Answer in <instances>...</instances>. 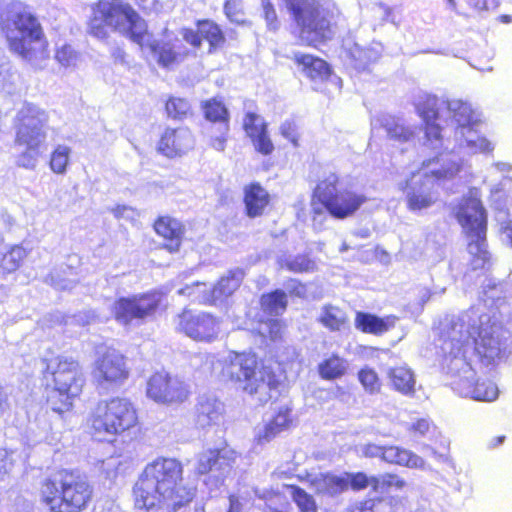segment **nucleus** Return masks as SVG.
<instances>
[{
	"instance_id": "f257e3e1",
	"label": "nucleus",
	"mask_w": 512,
	"mask_h": 512,
	"mask_svg": "<svg viewBox=\"0 0 512 512\" xmlns=\"http://www.w3.org/2000/svg\"><path fill=\"white\" fill-rule=\"evenodd\" d=\"M118 32L141 49H148L160 66L169 68L186 56V47L177 37L156 40L146 21L129 5L115 0H100L89 23V33L104 40L109 32Z\"/></svg>"
},
{
	"instance_id": "f03ea898",
	"label": "nucleus",
	"mask_w": 512,
	"mask_h": 512,
	"mask_svg": "<svg viewBox=\"0 0 512 512\" xmlns=\"http://www.w3.org/2000/svg\"><path fill=\"white\" fill-rule=\"evenodd\" d=\"M182 465L172 458H159L146 465L133 487L135 507L150 510L163 502L168 512H178L192 501L195 491L181 486Z\"/></svg>"
},
{
	"instance_id": "7ed1b4c3",
	"label": "nucleus",
	"mask_w": 512,
	"mask_h": 512,
	"mask_svg": "<svg viewBox=\"0 0 512 512\" xmlns=\"http://www.w3.org/2000/svg\"><path fill=\"white\" fill-rule=\"evenodd\" d=\"M0 23L11 51L23 59L32 60L36 51L44 47L41 25L23 3L8 5Z\"/></svg>"
},
{
	"instance_id": "20e7f679",
	"label": "nucleus",
	"mask_w": 512,
	"mask_h": 512,
	"mask_svg": "<svg viewBox=\"0 0 512 512\" xmlns=\"http://www.w3.org/2000/svg\"><path fill=\"white\" fill-rule=\"evenodd\" d=\"M367 202V197L344 184L337 173H330L315 186L311 196L314 216L325 210L334 219H347Z\"/></svg>"
},
{
	"instance_id": "39448f33",
	"label": "nucleus",
	"mask_w": 512,
	"mask_h": 512,
	"mask_svg": "<svg viewBox=\"0 0 512 512\" xmlns=\"http://www.w3.org/2000/svg\"><path fill=\"white\" fill-rule=\"evenodd\" d=\"M455 217L468 238L467 249L471 255L472 270L486 269L490 254L487 250V213L482 202L475 197H467L458 205Z\"/></svg>"
},
{
	"instance_id": "423d86ee",
	"label": "nucleus",
	"mask_w": 512,
	"mask_h": 512,
	"mask_svg": "<svg viewBox=\"0 0 512 512\" xmlns=\"http://www.w3.org/2000/svg\"><path fill=\"white\" fill-rule=\"evenodd\" d=\"M41 492L52 512H78L85 507L92 494L85 476L66 470L47 480Z\"/></svg>"
},
{
	"instance_id": "0eeeda50",
	"label": "nucleus",
	"mask_w": 512,
	"mask_h": 512,
	"mask_svg": "<svg viewBox=\"0 0 512 512\" xmlns=\"http://www.w3.org/2000/svg\"><path fill=\"white\" fill-rule=\"evenodd\" d=\"M91 422L96 433L114 436L133 427L137 414L127 398L115 397L98 402Z\"/></svg>"
},
{
	"instance_id": "6e6552de",
	"label": "nucleus",
	"mask_w": 512,
	"mask_h": 512,
	"mask_svg": "<svg viewBox=\"0 0 512 512\" xmlns=\"http://www.w3.org/2000/svg\"><path fill=\"white\" fill-rule=\"evenodd\" d=\"M287 7L303 33L312 41L324 42L332 37L334 16L319 0H286Z\"/></svg>"
},
{
	"instance_id": "1a4fd4ad",
	"label": "nucleus",
	"mask_w": 512,
	"mask_h": 512,
	"mask_svg": "<svg viewBox=\"0 0 512 512\" xmlns=\"http://www.w3.org/2000/svg\"><path fill=\"white\" fill-rule=\"evenodd\" d=\"M48 129V113L34 104L27 103L14 118V144L15 146L45 147Z\"/></svg>"
},
{
	"instance_id": "9d476101",
	"label": "nucleus",
	"mask_w": 512,
	"mask_h": 512,
	"mask_svg": "<svg viewBox=\"0 0 512 512\" xmlns=\"http://www.w3.org/2000/svg\"><path fill=\"white\" fill-rule=\"evenodd\" d=\"M162 301V294L149 292L132 297H121L115 303V319L122 325H140L152 317Z\"/></svg>"
},
{
	"instance_id": "9b49d317",
	"label": "nucleus",
	"mask_w": 512,
	"mask_h": 512,
	"mask_svg": "<svg viewBox=\"0 0 512 512\" xmlns=\"http://www.w3.org/2000/svg\"><path fill=\"white\" fill-rule=\"evenodd\" d=\"M223 376L236 387L248 394L256 392V354L250 352L235 353L223 368Z\"/></svg>"
},
{
	"instance_id": "f8f14e48",
	"label": "nucleus",
	"mask_w": 512,
	"mask_h": 512,
	"mask_svg": "<svg viewBox=\"0 0 512 512\" xmlns=\"http://www.w3.org/2000/svg\"><path fill=\"white\" fill-rule=\"evenodd\" d=\"M47 370L53 375L54 389L70 395L80 394L85 380L78 362L72 358L58 356L48 362Z\"/></svg>"
},
{
	"instance_id": "ddd939ff",
	"label": "nucleus",
	"mask_w": 512,
	"mask_h": 512,
	"mask_svg": "<svg viewBox=\"0 0 512 512\" xmlns=\"http://www.w3.org/2000/svg\"><path fill=\"white\" fill-rule=\"evenodd\" d=\"M189 395L186 385L165 373H155L147 383V396L157 403H182Z\"/></svg>"
},
{
	"instance_id": "4468645a",
	"label": "nucleus",
	"mask_w": 512,
	"mask_h": 512,
	"mask_svg": "<svg viewBox=\"0 0 512 512\" xmlns=\"http://www.w3.org/2000/svg\"><path fill=\"white\" fill-rule=\"evenodd\" d=\"M176 329L194 340L211 341L217 335L218 323L208 313L184 310L177 316Z\"/></svg>"
},
{
	"instance_id": "2eb2a0df",
	"label": "nucleus",
	"mask_w": 512,
	"mask_h": 512,
	"mask_svg": "<svg viewBox=\"0 0 512 512\" xmlns=\"http://www.w3.org/2000/svg\"><path fill=\"white\" fill-rule=\"evenodd\" d=\"M128 377L123 355L111 349L95 363L94 378L99 388L107 390L110 384H118Z\"/></svg>"
},
{
	"instance_id": "dca6fc26",
	"label": "nucleus",
	"mask_w": 512,
	"mask_h": 512,
	"mask_svg": "<svg viewBox=\"0 0 512 512\" xmlns=\"http://www.w3.org/2000/svg\"><path fill=\"white\" fill-rule=\"evenodd\" d=\"M419 170L422 172V185L428 183L442 184L453 180L461 170V164L451 160L442 153L422 162Z\"/></svg>"
},
{
	"instance_id": "f3484780",
	"label": "nucleus",
	"mask_w": 512,
	"mask_h": 512,
	"mask_svg": "<svg viewBox=\"0 0 512 512\" xmlns=\"http://www.w3.org/2000/svg\"><path fill=\"white\" fill-rule=\"evenodd\" d=\"M193 145L194 140L189 129L167 128L158 143V151L166 157L173 158L187 153Z\"/></svg>"
},
{
	"instance_id": "a211bd4d",
	"label": "nucleus",
	"mask_w": 512,
	"mask_h": 512,
	"mask_svg": "<svg viewBox=\"0 0 512 512\" xmlns=\"http://www.w3.org/2000/svg\"><path fill=\"white\" fill-rule=\"evenodd\" d=\"M224 413V404L211 393L200 394L193 409L195 424L206 428L217 424Z\"/></svg>"
},
{
	"instance_id": "6ab92c4d",
	"label": "nucleus",
	"mask_w": 512,
	"mask_h": 512,
	"mask_svg": "<svg viewBox=\"0 0 512 512\" xmlns=\"http://www.w3.org/2000/svg\"><path fill=\"white\" fill-rule=\"evenodd\" d=\"M397 320L398 317L395 315L379 317L373 313L357 311L354 326L361 333L381 336L394 328Z\"/></svg>"
},
{
	"instance_id": "aec40b11",
	"label": "nucleus",
	"mask_w": 512,
	"mask_h": 512,
	"mask_svg": "<svg viewBox=\"0 0 512 512\" xmlns=\"http://www.w3.org/2000/svg\"><path fill=\"white\" fill-rule=\"evenodd\" d=\"M293 60L298 66L302 67V71L312 81L328 80L332 74L329 64L320 57L311 54L296 53L293 56Z\"/></svg>"
},
{
	"instance_id": "412c9836",
	"label": "nucleus",
	"mask_w": 512,
	"mask_h": 512,
	"mask_svg": "<svg viewBox=\"0 0 512 512\" xmlns=\"http://www.w3.org/2000/svg\"><path fill=\"white\" fill-rule=\"evenodd\" d=\"M243 278L244 272L242 269L236 268L228 271L214 286L206 300L213 305L221 303L238 289Z\"/></svg>"
},
{
	"instance_id": "4be33fe9",
	"label": "nucleus",
	"mask_w": 512,
	"mask_h": 512,
	"mask_svg": "<svg viewBox=\"0 0 512 512\" xmlns=\"http://www.w3.org/2000/svg\"><path fill=\"white\" fill-rule=\"evenodd\" d=\"M317 495L334 497L346 492V480L344 475H336L330 472L320 473L309 481Z\"/></svg>"
},
{
	"instance_id": "5701e85b",
	"label": "nucleus",
	"mask_w": 512,
	"mask_h": 512,
	"mask_svg": "<svg viewBox=\"0 0 512 512\" xmlns=\"http://www.w3.org/2000/svg\"><path fill=\"white\" fill-rule=\"evenodd\" d=\"M234 452L228 450H220L216 461L208 472L207 478L204 479V483L210 487V489L218 488L224 483L225 478L229 475L234 463Z\"/></svg>"
},
{
	"instance_id": "b1692460",
	"label": "nucleus",
	"mask_w": 512,
	"mask_h": 512,
	"mask_svg": "<svg viewBox=\"0 0 512 512\" xmlns=\"http://www.w3.org/2000/svg\"><path fill=\"white\" fill-rule=\"evenodd\" d=\"M154 229L158 235L169 240L170 243L167 247L170 251H177L179 249L184 233V228L180 221L169 216H162L155 221Z\"/></svg>"
},
{
	"instance_id": "393cba45",
	"label": "nucleus",
	"mask_w": 512,
	"mask_h": 512,
	"mask_svg": "<svg viewBox=\"0 0 512 512\" xmlns=\"http://www.w3.org/2000/svg\"><path fill=\"white\" fill-rule=\"evenodd\" d=\"M348 372V363L337 353H332L317 365V373L322 380L334 381L343 378Z\"/></svg>"
},
{
	"instance_id": "a878e982",
	"label": "nucleus",
	"mask_w": 512,
	"mask_h": 512,
	"mask_svg": "<svg viewBox=\"0 0 512 512\" xmlns=\"http://www.w3.org/2000/svg\"><path fill=\"white\" fill-rule=\"evenodd\" d=\"M383 461L388 464L405 466L408 468H423L424 460L405 448L388 445L385 446Z\"/></svg>"
},
{
	"instance_id": "bb28decb",
	"label": "nucleus",
	"mask_w": 512,
	"mask_h": 512,
	"mask_svg": "<svg viewBox=\"0 0 512 512\" xmlns=\"http://www.w3.org/2000/svg\"><path fill=\"white\" fill-rule=\"evenodd\" d=\"M261 310L269 316H281L288 308V294L282 289L263 293L259 299Z\"/></svg>"
},
{
	"instance_id": "cd10ccee",
	"label": "nucleus",
	"mask_w": 512,
	"mask_h": 512,
	"mask_svg": "<svg viewBox=\"0 0 512 512\" xmlns=\"http://www.w3.org/2000/svg\"><path fill=\"white\" fill-rule=\"evenodd\" d=\"M388 378L394 390L404 395H413L415 392V376L406 366H395L388 370Z\"/></svg>"
},
{
	"instance_id": "c85d7f7f",
	"label": "nucleus",
	"mask_w": 512,
	"mask_h": 512,
	"mask_svg": "<svg viewBox=\"0 0 512 512\" xmlns=\"http://www.w3.org/2000/svg\"><path fill=\"white\" fill-rule=\"evenodd\" d=\"M318 322L329 331L338 332L348 326L349 318L346 312L339 306L325 304L321 309Z\"/></svg>"
},
{
	"instance_id": "c756f323",
	"label": "nucleus",
	"mask_w": 512,
	"mask_h": 512,
	"mask_svg": "<svg viewBox=\"0 0 512 512\" xmlns=\"http://www.w3.org/2000/svg\"><path fill=\"white\" fill-rule=\"evenodd\" d=\"M292 422L291 409L288 407H281L265 425L264 430L262 434L258 436V439L270 441L284 430L290 428Z\"/></svg>"
},
{
	"instance_id": "7c9ffc66",
	"label": "nucleus",
	"mask_w": 512,
	"mask_h": 512,
	"mask_svg": "<svg viewBox=\"0 0 512 512\" xmlns=\"http://www.w3.org/2000/svg\"><path fill=\"white\" fill-rule=\"evenodd\" d=\"M292 422L291 409L288 407H281L265 425L264 430L262 434L258 436V439L270 441L284 430L290 428Z\"/></svg>"
},
{
	"instance_id": "2f4dec72",
	"label": "nucleus",
	"mask_w": 512,
	"mask_h": 512,
	"mask_svg": "<svg viewBox=\"0 0 512 512\" xmlns=\"http://www.w3.org/2000/svg\"><path fill=\"white\" fill-rule=\"evenodd\" d=\"M287 379L286 370L277 360H268L262 364L260 382L270 390H277Z\"/></svg>"
},
{
	"instance_id": "473e14b6",
	"label": "nucleus",
	"mask_w": 512,
	"mask_h": 512,
	"mask_svg": "<svg viewBox=\"0 0 512 512\" xmlns=\"http://www.w3.org/2000/svg\"><path fill=\"white\" fill-rule=\"evenodd\" d=\"M73 269L69 266L61 267L51 271L45 277V283L51 285L57 290H71L78 284V279L74 276Z\"/></svg>"
},
{
	"instance_id": "72a5a7b5",
	"label": "nucleus",
	"mask_w": 512,
	"mask_h": 512,
	"mask_svg": "<svg viewBox=\"0 0 512 512\" xmlns=\"http://www.w3.org/2000/svg\"><path fill=\"white\" fill-rule=\"evenodd\" d=\"M289 491L291 499L296 504L299 512H318V506L314 497L306 490L295 484H284Z\"/></svg>"
},
{
	"instance_id": "f704fd0d",
	"label": "nucleus",
	"mask_w": 512,
	"mask_h": 512,
	"mask_svg": "<svg viewBox=\"0 0 512 512\" xmlns=\"http://www.w3.org/2000/svg\"><path fill=\"white\" fill-rule=\"evenodd\" d=\"M346 491H362L371 486L373 491H378V476H368L365 472H344Z\"/></svg>"
},
{
	"instance_id": "c9c22d12",
	"label": "nucleus",
	"mask_w": 512,
	"mask_h": 512,
	"mask_svg": "<svg viewBox=\"0 0 512 512\" xmlns=\"http://www.w3.org/2000/svg\"><path fill=\"white\" fill-rule=\"evenodd\" d=\"M26 257V250L21 246H13L9 251L0 255V273L15 272Z\"/></svg>"
},
{
	"instance_id": "e433bc0d",
	"label": "nucleus",
	"mask_w": 512,
	"mask_h": 512,
	"mask_svg": "<svg viewBox=\"0 0 512 512\" xmlns=\"http://www.w3.org/2000/svg\"><path fill=\"white\" fill-rule=\"evenodd\" d=\"M392 499L383 496L365 498L359 502L350 505L347 512H389L384 509L385 506L391 507Z\"/></svg>"
},
{
	"instance_id": "4c0bfd02",
	"label": "nucleus",
	"mask_w": 512,
	"mask_h": 512,
	"mask_svg": "<svg viewBox=\"0 0 512 512\" xmlns=\"http://www.w3.org/2000/svg\"><path fill=\"white\" fill-rule=\"evenodd\" d=\"M201 40L205 39L210 44V50L221 47L225 42V37L217 24L210 20L198 22Z\"/></svg>"
},
{
	"instance_id": "58836bf2",
	"label": "nucleus",
	"mask_w": 512,
	"mask_h": 512,
	"mask_svg": "<svg viewBox=\"0 0 512 512\" xmlns=\"http://www.w3.org/2000/svg\"><path fill=\"white\" fill-rule=\"evenodd\" d=\"M204 114L207 120L211 122H218L220 128L228 132V110L219 101L211 100L205 103L203 106Z\"/></svg>"
},
{
	"instance_id": "ea45409f",
	"label": "nucleus",
	"mask_w": 512,
	"mask_h": 512,
	"mask_svg": "<svg viewBox=\"0 0 512 512\" xmlns=\"http://www.w3.org/2000/svg\"><path fill=\"white\" fill-rule=\"evenodd\" d=\"M470 397L477 401H493L498 397L497 386L487 380H476L470 385Z\"/></svg>"
},
{
	"instance_id": "a19ab883",
	"label": "nucleus",
	"mask_w": 512,
	"mask_h": 512,
	"mask_svg": "<svg viewBox=\"0 0 512 512\" xmlns=\"http://www.w3.org/2000/svg\"><path fill=\"white\" fill-rule=\"evenodd\" d=\"M357 378L366 392L370 394H377L380 392L382 382L379 375L372 367L364 366L359 369Z\"/></svg>"
},
{
	"instance_id": "79ce46f5",
	"label": "nucleus",
	"mask_w": 512,
	"mask_h": 512,
	"mask_svg": "<svg viewBox=\"0 0 512 512\" xmlns=\"http://www.w3.org/2000/svg\"><path fill=\"white\" fill-rule=\"evenodd\" d=\"M280 267L292 273H307L315 269V262L306 254L296 255L294 258L280 262Z\"/></svg>"
},
{
	"instance_id": "37998d69",
	"label": "nucleus",
	"mask_w": 512,
	"mask_h": 512,
	"mask_svg": "<svg viewBox=\"0 0 512 512\" xmlns=\"http://www.w3.org/2000/svg\"><path fill=\"white\" fill-rule=\"evenodd\" d=\"M22 147L24 148V150L21 151L16 157L17 166L28 170H34L38 164V160L40 155L42 154V150L45 147L34 145Z\"/></svg>"
},
{
	"instance_id": "c03bdc74",
	"label": "nucleus",
	"mask_w": 512,
	"mask_h": 512,
	"mask_svg": "<svg viewBox=\"0 0 512 512\" xmlns=\"http://www.w3.org/2000/svg\"><path fill=\"white\" fill-rule=\"evenodd\" d=\"M77 396L54 389L48 396L47 402L54 412L61 414L71 409L72 401Z\"/></svg>"
},
{
	"instance_id": "a18cd8bd",
	"label": "nucleus",
	"mask_w": 512,
	"mask_h": 512,
	"mask_svg": "<svg viewBox=\"0 0 512 512\" xmlns=\"http://www.w3.org/2000/svg\"><path fill=\"white\" fill-rule=\"evenodd\" d=\"M435 202V197L424 190H412L407 195V207L412 211L430 207Z\"/></svg>"
},
{
	"instance_id": "49530a36",
	"label": "nucleus",
	"mask_w": 512,
	"mask_h": 512,
	"mask_svg": "<svg viewBox=\"0 0 512 512\" xmlns=\"http://www.w3.org/2000/svg\"><path fill=\"white\" fill-rule=\"evenodd\" d=\"M263 325L262 331H258L262 339L271 342L281 341L283 339L284 323L279 319L273 318L261 322Z\"/></svg>"
},
{
	"instance_id": "de8ad7c7",
	"label": "nucleus",
	"mask_w": 512,
	"mask_h": 512,
	"mask_svg": "<svg viewBox=\"0 0 512 512\" xmlns=\"http://www.w3.org/2000/svg\"><path fill=\"white\" fill-rule=\"evenodd\" d=\"M71 149L66 145H58L51 154L50 167L53 172L62 174L69 163Z\"/></svg>"
},
{
	"instance_id": "09e8293b",
	"label": "nucleus",
	"mask_w": 512,
	"mask_h": 512,
	"mask_svg": "<svg viewBox=\"0 0 512 512\" xmlns=\"http://www.w3.org/2000/svg\"><path fill=\"white\" fill-rule=\"evenodd\" d=\"M191 110V106L186 99L171 97L166 102V112L172 119L182 120Z\"/></svg>"
},
{
	"instance_id": "8fccbe9b",
	"label": "nucleus",
	"mask_w": 512,
	"mask_h": 512,
	"mask_svg": "<svg viewBox=\"0 0 512 512\" xmlns=\"http://www.w3.org/2000/svg\"><path fill=\"white\" fill-rule=\"evenodd\" d=\"M219 452V449H209L200 453L198 455L196 472L200 475H207L211 471Z\"/></svg>"
},
{
	"instance_id": "3c124183",
	"label": "nucleus",
	"mask_w": 512,
	"mask_h": 512,
	"mask_svg": "<svg viewBox=\"0 0 512 512\" xmlns=\"http://www.w3.org/2000/svg\"><path fill=\"white\" fill-rule=\"evenodd\" d=\"M406 486L404 479L399 477L395 473H385L378 477V491H389L391 488L398 490L403 489Z\"/></svg>"
},
{
	"instance_id": "603ef678",
	"label": "nucleus",
	"mask_w": 512,
	"mask_h": 512,
	"mask_svg": "<svg viewBox=\"0 0 512 512\" xmlns=\"http://www.w3.org/2000/svg\"><path fill=\"white\" fill-rule=\"evenodd\" d=\"M56 60L64 67L75 66L78 60V53L70 45H63L57 50Z\"/></svg>"
},
{
	"instance_id": "864d4df0",
	"label": "nucleus",
	"mask_w": 512,
	"mask_h": 512,
	"mask_svg": "<svg viewBox=\"0 0 512 512\" xmlns=\"http://www.w3.org/2000/svg\"><path fill=\"white\" fill-rule=\"evenodd\" d=\"M388 135L391 139L401 142L409 141L414 136V131L405 125L394 124L387 129Z\"/></svg>"
},
{
	"instance_id": "5fc2aeb1",
	"label": "nucleus",
	"mask_w": 512,
	"mask_h": 512,
	"mask_svg": "<svg viewBox=\"0 0 512 512\" xmlns=\"http://www.w3.org/2000/svg\"><path fill=\"white\" fill-rule=\"evenodd\" d=\"M288 296L292 298L305 299L308 295V286L299 279L291 278L288 280Z\"/></svg>"
},
{
	"instance_id": "6e6d98bb",
	"label": "nucleus",
	"mask_w": 512,
	"mask_h": 512,
	"mask_svg": "<svg viewBox=\"0 0 512 512\" xmlns=\"http://www.w3.org/2000/svg\"><path fill=\"white\" fill-rule=\"evenodd\" d=\"M244 202L247 215L251 218L256 217V183H250L245 188Z\"/></svg>"
},
{
	"instance_id": "4d7b16f0",
	"label": "nucleus",
	"mask_w": 512,
	"mask_h": 512,
	"mask_svg": "<svg viewBox=\"0 0 512 512\" xmlns=\"http://www.w3.org/2000/svg\"><path fill=\"white\" fill-rule=\"evenodd\" d=\"M274 150V145L267 135L266 126L258 128V152L264 155H270Z\"/></svg>"
},
{
	"instance_id": "13d9d810",
	"label": "nucleus",
	"mask_w": 512,
	"mask_h": 512,
	"mask_svg": "<svg viewBox=\"0 0 512 512\" xmlns=\"http://www.w3.org/2000/svg\"><path fill=\"white\" fill-rule=\"evenodd\" d=\"M429 430L430 423L428 420L424 418L417 419L408 428L410 435L414 438H420L425 436L429 432Z\"/></svg>"
},
{
	"instance_id": "bf43d9fd",
	"label": "nucleus",
	"mask_w": 512,
	"mask_h": 512,
	"mask_svg": "<svg viewBox=\"0 0 512 512\" xmlns=\"http://www.w3.org/2000/svg\"><path fill=\"white\" fill-rule=\"evenodd\" d=\"M385 446L375 443H366L361 447V456L364 458H380L383 461Z\"/></svg>"
},
{
	"instance_id": "052dcab7",
	"label": "nucleus",
	"mask_w": 512,
	"mask_h": 512,
	"mask_svg": "<svg viewBox=\"0 0 512 512\" xmlns=\"http://www.w3.org/2000/svg\"><path fill=\"white\" fill-rule=\"evenodd\" d=\"M243 129L256 147V114L248 112L243 120Z\"/></svg>"
},
{
	"instance_id": "680f3d73",
	"label": "nucleus",
	"mask_w": 512,
	"mask_h": 512,
	"mask_svg": "<svg viewBox=\"0 0 512 512\" xmlns=\"http://www.w3.org/2000/svg\"><path fill=\"white\" fill-rule=\"evenodd\" d=\"M248 500L242 495H232L229 498V509L227 512H241V510L248 504ZM195 512H205L204 508H196Z\"/></svg>"
},
{
	"instance_id": "e2e57ef3",
	"label": "nucleus",
	"mask_w": 512,
	"mask_h": 512,
	"mask_svg": "<svg viewBox=\"0 0 512 512\" xmlns=\"http://www.w3.org/2000/svg\"><path fill=\"white\" fill-rule=\"evenodd\" d=\"M425 138L428 141L442 142V128L436 123H428L424 128Z\"/></svg>"
},
{
	"instance_id": "0e129e2a",
	"label": "nucleus",
	"mask_w": 512,
	"mask_h": 512,
	"mask_svg": "<svg viewBox=\"0 0 512 512\" xmlns=\"http://www.w3.org/2000/svg\"><path fill=\"white\" fill-rule=\"evenodd\" d=\"M281 132L283 136L289 139L294 145L298 144L299 133L297 126L293 122H285L281 127Z\"/></svg>"
},
{
	"instance_id": "69168bd1",
	"label": "nucleus",
	"mask_w": 512,
	"mask_h": 512,
	"mask_svg": "<svg viewBox=\"0 0 512 512\" xmlns=\"http://www.w3.org/2000/svg\"><path fill=\"white\" fill-rule=\"evenodd\" d=\"M182 36L187 43L191 44L194 47H200L202 43L199 29L197 31H194L192 29H184L182 32Z\"/></svg>"
},
{
	"instance_id": "338daca9",
	"label": "nucleus",
	"mask_w": 512,
	"mask_h": 512,
	"mask_svg": "<svg viewBox=\"0 0 512 512\" xmlns=\"http://www.w3.org/2000/svg\"><path fill=\"white\" fill-rule=\"evenodd\" d=\"M224 11L226 16L232 22H240L239 13L237 10V3L235 0H226L224 4Z\"/></svg>"
},
{
	"instance_id": "774afa93",
	"label": "nucleus",
	"mask_w": 512,
	"mask_h": 512,
	"mask_svg": "<svg viewBox=\"0 0 512 512\" xmlns=\"http://www.w3.org/2000/svg\"><path fill=\"white\" fill-rule=\"evenodd\" d=\"M468 3L479 11H488L498 6L497 0H468Z\"/></svg>"
}]
</instances>
